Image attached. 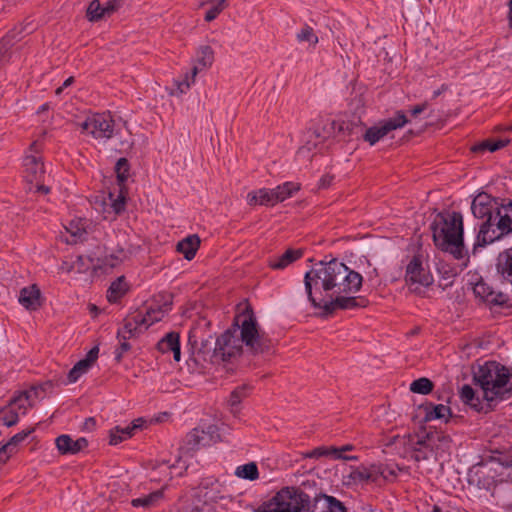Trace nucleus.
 Instances as JSON below:
<instances>
[{
  "instance_id": "obj_12",
  "label": "nucleus",
  "mask_w": 512,
  "mask_h": 512,
  "mask_svg": "<svg viewBox=\"0 0 512 512\" xmlns=\"http://www.w3.org/2000/svg\"><path fill=\"white\" fill-rule=\"evenodd\" d=\"M473 293L480 301L490 307L511 308L510 298L507 294L496 292L485 281L480 279L473 285Z\"/></svg>"
},
{
  "instance_id": "obj_11",
  "label": "nucleus",
  "mask_w": 512,
  "mask_h": 512,
  "mask_svg": "<svg viewBox=\"0 0 512 512\" xmlns=\"http://www.w3.org/2000/svg\"><path fill=\"white\" fill-rule=\"evenodd\" d=\"M408 119L402 111H398L393 118L380 122L378 125L370 127L364 134V140L370 145L376 144L390 131L402 128Z\"/></svg>"
},
{
  "instance_id": "obj_29",
  "label": "nucleus",
  "mask_w": 512,
  "mask_h": 512,
  "mask_svg": "<svg viewBox=\"0 0 512 512\" xmlns=\"http://www.w3.org/2000/svg\"><path fill=\"white\" fill-rule=\"evenodd\" d=\"M249 394V387L247 385H242L236 387L230 394L228 404L230 407V412L236 417L240 413V404L244 398H246Z\"/></svg>"
},
{
  "instance_id": "obj_1",
  "label": "nucleus",
  "mask_w": 512,
  "mask_h": 512,
  "mask_svg": "<svg viewBox=\"0 0 512 512\" xmlns=\"http://www.w3.org/2000/svg\"><path fill=\"white\" fill-rule=\"evenodd\" d=\"M363 277L344 263L334 259L320 262L306 272L305 291L315 308L331 314L337 309H353L359 306L357 293L362 287Z\"/></svg>"
},
{
  "instance_id": "obj_58",
  "label": "nucleus",
  "mask_w": 512,
  "mask_h": 512,
  "mask_svg": "<svg viewBox=\"0 0 512 512\" xmlns=\"http://www.w3.org/2000/svg\"><path fill=\"white\" fill-rule=\"evenodd\" d=\"M427 107V104L424 103V104H420V105H416L413 109H411V115L413 117H416L417 115H419L420 113H422Z\"/></svg>"
},
{
  "instance_id": "obj_31",
  "label": "nucleus",
  "mask_w": 512,
  "mask_h": 512,
  "mask_svg": "<svg viewBox=\"0 0 512 512\" xmlns=\"http://www.w3.org/2000/svg\"><path fill=\"white\" fill-rule=\"evenodd\" d=\"M88 221L82 218L71 220L66 227L68 233H70L73 238V242H77L78 240L82 241L85 239V235L87 233Z\"/></svg>"
},
{
  "instance_id": "obj_23",
  "label": "nucleus",
  "mask_w": 512,
  "mask_h": 512,
  "mask_svg": "<svg viewBox=\"0 0 512 512\" xmlns=\"http://www.w3.org/2000/svg\"><path fill=\"white\" fill-rule=\"evenodd\" d=\"M247 202L249 205H275L276 199L273 193V189L262 188L257 191H252L247 195Z\"/></svg>"
},
{
  "instance_id": "obj_44",
  "label": "nucleus",
  "mask_w": 512,
  "mask_h": 512,
  "mask_svg": "<svg viewBox=\"0 0 512 512\" xmlns=\"http://www.w3.org/2000/svg\"><path fill=\"white\" fill-rule=\"evenodd\" d=\"M410 390L414 393L426 395L433 390V383L428 378L422 377L411 383Z\"/></svg>"
},
{
  "instance_id": "obj_13",
  "label": "nucleus",
  "mask_w": 512,
  "mask_h": 512,
  "mask_svg": "<svg viewBox=\"0 0 512 512\" xmlns=\"http://www.w3.org/2000/svg\"><path fill=\"white\" fill-rule=\"evenodd\" d=\"M162 301L157 307L150 306L145 313H138V320L142 323V327L147 330L152 324L163 319L170 311L172 305V296L170 294H159L157 296Z\"/></svg>"
},
{
  "instance_id": "obj_49",
  "label": "nucleus",
  "mask_w": 512,
  "mask_h": 512,
  "mask_svg": "<svg viewBox=\"0 0 512 512\" xmlns=\"http://www.w3.org/2000/svg\"><path fill=\"white\" fill-rule=\"evenodd\" d=\"M115 172L120 184L124 183L129 177V164L127 159L120 158L115 165Z\"/></svg>"
},
{
  "instance_id": "obj_52",
  "label": "nucleus",
  "mask_w": 512,
  "mask_h": 512,
  "mask_svg": "<svg viewBox=\"0 0 512 512\" xmlns=\"http://www.w3.org/2000/svg\"><path fill=\"white\" fill-rule=\"evenodd\" d=\"M112 208L116 214L121 213L125 209V197L120 194L116 199L112 202Z\"/></svg>"
},
{
  "instance_id": "obj_55",
  "label": "nucleus",
  "mask_w": 512,
  "mask_h": 512,
  "mask_svg": "<svg viewBox=\"0 0 512 512\" xmlns=\"http://www.w3.org/2000/svg\"><path fill=\"white\" fill-rule=\"evenodd\" d=\"M122 0H109L107 1L105 5V10L108 13V15L115 12L120 6H121Z\"/></svg>"
},
{
  "instance_id": "obj_7",
  "label": "nucleus",
  "mask_w": 512,
  "mask_h": 512,
  "mask_svg": "<svg viewBox=\"0 0 512 512\" xmlns=\"http://www.w3.org/2000/svg\"><path fill=\"white\" fill-rule=\"evenodd\" d=\"M200 497L203 502L201 507L205 512H218L216 505H220L222 510H231L234 506V498L224 493L214 478H207L201 482Z\"/></svg>"
},
{
  "instance_id": "obj_39",
  "label": "nucleus",
  "mask_w": 512,
  "mask_h": 512,
  "mask_svg": "<svg viewBox=\"0 0 512 512\" xmlns=\"http://www.w3.org/2000/svg\"><path fill=\"white\" fill-rule=\"evenodd\" d=\"M238 478L254 481L259 478L258 467L254 462L240 465L235 470Z\"/></svg>"
},
{
  "instance_id": "obj_17",
  "label": "nucleus",
  "mask_w": 512,
  "mask_h": 512,
  "mask_svg": "<svg viewBox=\"0 0 512 512\" xmlns=\"http://www.w3.org/2000/svg\"><path fill=\"white\" fill-rule=\"evenodd\" d=\"M493 226H495L493 221H484L481 224L473 244V253H476L478 248H482L487 244L493 243L502 236L500 235V232L497 233V228L494 229Z\"/></svg>"
},
{
  "instance_id": "obj_35",
  "label": "nucleus",
  "mask_w": 512,
  "mask_h": 512,
  "mask_svg": "<svg viewBox=\"0 0 512 512\" xmlns=\"http://www.w3.org/2000/svg\"><path fill=\"white\" fill-rule=\"evenodd\" d=\"M214 61V52L213 49L208 46H202L198 50L197 53V59H196V65L198 66V72L202 69L209 68Z\"/></svg>"
},
{
  "instance_id": "obj_3",
  "label": "nucleus",
  "mask_w": 512,
  "mask_h": 512,
  "mask_svg": "<svg viewBox=\"0 0 512 512\" xmlns=\"http://www.w3.org/2000/svg\"><path fill=\"white\" fill-rule=\"evenodd\" d=\"M433 241L442 251L451 253L456 259L467 256L463 242V217L460 212L438 214L431 224Z\"/></svg>"
},
{
  "instance_id": "obj_2",
  "label": "nucleus",
  "mask_w": 512,
  "mask_h": 512,
  "mask_svg": "<svg viewBox=\"0 0 512 512\" xmlns=\"http://www.w3.org/2000/svg\"><path fill=\"white\" fill-rule=\"evenodd\" d=\"M243 345L254 355L269 353L274 346L268 335L260 331L249 305L235 315L232 326L217 338L212 361L219 363L235 359L241 355Z\"/></svg>"
},
{
  "instance_id": "obj_54",
  "label": "nucleus",
  "mask_w": 512,
  "mask_h": 512,
  "mask_svg": "<svg viewBox=\"0 0 512 512\" xmlns=\"http://www.w3.org/2000/svg\"><path fill=\"white\" fill-rule=\"evenodd\" d=\"M99 354V348L97 346L93 347L86 355L83 361H86L90 366L97 360Z\"/></svg>"
},
{
  "instance_id": "obj_16",
  "label": "nucleus",
  "mask_w": 512,
  "mask_h": 512,
  "mask_svg": "<svg viewBox=\"0 0 512 512\" xmlns=\"http://www.w3.org/2000/svg\"><path fill=\"white\" fill-rule=\"evenodd\" d=\"M56 447L62 455H75L88 446V441L84 437L74 440L70 435L63 434L55 439Z\"/></svg>"
},
{
  "instance_id": "obj_5",
  "label": "nucleus",
  "mask_w": 512,
  "mask_h": 512,
  "mask_svg": "<svg viewBox=\"0 0 512 512\" xmlns=\"http://www.w3.org/2000/svg\"><path fill=\"white\" fill-rule=\"evenodd\" d=\"M258 512H312L310 496L296 487H283Z\"/></svg>"
},
{
  "instance_id": "obj_59",
  "label": "nucleus",
  "mask_w": 512,
  "mask_h": 512,
  "mask_svg": "<svg viewBox=\"0 0 512 512\" xmlns=\"http://www.w3.org/2000/svg\"><path fill=\"white\" fill-rule=\"evenodd\" d=\"M501 207L504 210V212H506V214H508L509 217L512 219V201L510 200L506 204H501Z\"/></svg>"
},
{
  "instance_id": "obj_20",
  "label": "nucleus",
  "mask_w": 512,
  "mask_h": 512,
  "mask_svg": "<svg viewBox=\"0 0 512 512\" xmlns=\"http://www.w3.org/2000/svg\"><path fill=\"white\" fill-rule=\"evenodd\" d=\"M40 297V289L33 284L20 290L19 303L26 309L34 311L41 306Z\"/></svg>"
},
{
  "instance_id": "obj_15",
  "label": "nucleus",
  "mask_w": 512,
  "mask_h": 512,
  "mask_svg": "<svg viewBox=\"0 0 512 512\" xmlns=\"http://www.w3.org/2000/svg\"><path fill=\"white\" fill-rule=\"evenodd\" d=\"M346 485H364L376 483V474L374 464L360 465L351 468L350 472L344 476Z\"/></svg>"
},
{
  "instance_id": "obj_63",
  "label": "nucleus",
  "mask_w": 512,
  "mask_h": 512,
  "mask_svg": "<svg viewBox=\"0 0 512 512\" xmlns=\"http://www.w3.org/2000/svg\"><path fill=\"white\" fill-rule=\"evenodd\" d=\"M432 512H442V509L439 506H434Z\"/></svg>"
},
{
  "instance_id": "obj_10",
  "label": "nucleus",
  "mask_w": 512,
  "mask_h": 512,
  "mask_svg": "<svg viewBox=\"0 0 512 512\" xmlns=\"http://www.w3.org/2000/svg\"><path fill=\"white\" fill-rule=\"evenodd\" d=\"M24 177L26 181L36 187V191L47 194L50 188L44 185L45 168L38 155H26L23 160Z\"/></svg>"
},
{
  "instance_id": "obj_53",
  "label": "nucleus",
  "mask_w": 512,
  "mask_h": 512,
  "mask_svg": "<svg viewBox=\"0 0 512 512\" xmlns=\"http://www.w3.org/2000/svg\"><path fill=\"white\" fill-rule=\"evenodd\" d=\"M99 354V348L97 346L93 347L86 355L83 361H86L90 366L97 360Z\"/></svg>"
},
{
  "instance_id": "obj_4",
  "label": "nucleus",
  "mask_w": 512,
  "mask_h": 512,
  "mask_svg": "<svg viewBox=\"0 0 512 512\" xmlns=\"http://www.w3.org/2000/svg\"><path fill=\"white\" fill-rule=\"evenodd\" d=\"M474 380L488 402L503 400L512 395V373L495 361L480 366L474 373Z\"/></svg>"
},
{
  "instance_id": "obj_37",
  "label": "nucleus",
  "mask_w": 512,
  "mask_h": 512,
  "mask_svg": "<svg viewBox=\"0 0 512 512\" xmlns=\"http://www.w3.org/2000/svg\"><path fill=\"white\" fill-rule=\"evenodd\" d=\"M127 287L124 281V277H119L117 280L112 282L108 291L107 299L111 303L117 302L126 292Z\"/></svg>"
},
{
  "instance_id": "obj_62",
  "label": "nucleus",
  "mask_w": 512,
  "mask_h": 512,
  "mask_svg": "<svg viewBox=\"0 0 512 512\" xmlns=\"http://www.w3.org/2000/svg\"><path fill=\"white\" fill-rule=\"evenodd\" d=\"M73 81H74V78H73V77H69V78H67V79L64 81V83H63L62 87H63V88H66V87L70 86V85L73 83Z\"/></svg>"
},
{
  "instance_id": "obj_32",
  "label": "nucleus",
  "mask_w": 512,
  "mask_h": 512,
  "mask_svg": "<svg viewBox=\"0 0 512 512\" xmlns=\"http://www.w3.org/2000/svg\"><path fill=\"white\" fill-rule=\"evenodd\" d=\"M163 498V491L156 490L148 495H144L139 498H135L131 501L133 507H142L144 509H149L156 506Z\"/></svg>"
},
{
  "instance_id": "obj_25",
  "label": "nucleus",
  "mask_w": 512,
  "mask_h": 512,
  "mask_svg": "<svg viewBox=\"0 0 512 512\" xmlns=\"http://www.w3.org/2000/svg\"><path fill=\"white\" fill-rule=\"evenodd\" d=\"M200 247V238L197 235H189L177 244V251L184 255L186 260H192Z\"/></svg>"
},
{
  "instance_id": "obj_64",
  "label": "nucleus",
  "mask_w": 512,
  "mask_h": 512,
  "mask_svg": "<svg viewBox=\"0 0 512 512\" xmlns=\"http://www.w3.org/2000/svg\"><path fill=\"white\" fill-rule=\"evenodd\" d=\"M216 507H217V511H218V512H228V511H229V510H222V509L220 508V505H216Z\"/></svg>"
},
{
  "instance_id": "obj_40",
  "label": "nucleus",
  "mask_w": 512,
  "mask_h": 512,
  "mask_svg": "<svg viewBox=\"0 0 512 512\" xmlns=\"http://www.w3.org/2000/svg\"><path fill=\"white\" fill-rule=\"evenodd\" d=\"M510 142L509 139H501V140H485L475 146H473V152H484L490 151L494 152L503 147H505Z\"/></svg>"
},
{
  "instance_id": "obj_8",
  "label": "nucleus",
  "mask_w": 512,
  "mask_h": 512,
  "mask_svg": "<svg viewBox=\"0 0 512 512\" xmlns=\"http://www.w3.org/2000/svg\"><path fill=\"white\" fill-rule=\"evenodd\" d=\"M79 125L82 133L91 135L97 140H107L114 134V120L110 114L95 113Z\"/></svg>"
},
{
  "instance_id": "obj_30",
  "label": "nucleus",
  "mask_w": 512,
  "mask_h": 512,
  "mask_svg": "<svg viewBox=\"0 0 512 512\" xmlns=\"http://www.w3.org/2000/svg\"><path fill=\"white\" fill-rule=\"evenodd\" d=\"M35 394L32 389L30 391H23L17 396L13 397L9 405L18 412V414H25L27 409L32 405L31 396Z\"/></svg>"
},
{
  "instance_id": "obj_61",
  "label": "nucleus",
  "mask_w": 512,
  "mask_h": 512,
  "mask_svg": "<svg viewBox=\"0 0 512 512\" xmlns=\"http://www.w3.org/2000/svg\"><path fill=\"white\" fill-rule=\"evenodd\" d=\"M508 6H509L508 19H509L510 26L512 27V0H509Z\"/></svg>"
},
{
  "instance_id": "obj_24",
  "label": "nucleus",
  "mask_w": 512,
  "mask_h": 512,
  "mask_svg": "<svg viewBox=\"0 0 512 512\" xmlns=\"http://www.w3.org/2000/svg\"><path fill=\"white\" fill-rule=\"evenodd\" d=\"M144 331L142 323L138 320V313L135 312L124 320L123 328L118 331V337L129 339Z\"/></svg>"
},
{
  "instance_id": "obj_42",
  "label": "nucleus",
  "mask_w": 512,
  "mask_h": 512,
  "mask_svg": "<svg viewBox=\"0 0 512 512\" xmlns=\"http://www.w3.org/2000/svg\"><path fill=\"white\" fill-rule=\"evenodd\" d=\"M460 398L461 400L471 406L472 408L476 409L477 411L480 410L479 405V399L475 396V392L473 388L469 385H464L460 390Z\"/></svg>"
},
{
  "instance_id": "obj_26",
  "label": "nucleus",
  "mask_w": 512,
  "mask_h": 512,
  "mask_svg": "<svg viewBox=\"0 0 512 512\" xmlns=\"http://www.w3.org/2000/svg\"><path fill=\"white\" fill-rule=\"evenodd\" d=\"M33 430L21 431L15 434L6 444L0 447V466L5 464L13 453L14 447L23 442Z\"/></svg>"
},
{
  "instance_id": "obj_47",
  "label": "nucleus",
  "mask_w": 512,
  "mask_h": 512,
  "mask_svg": "<svg viewBox=\"0 0 512 512\" xmlns=\"http://www.w3.org/2000/svg\"><path fill=\"white\" fill-rule=\"evenodd\" d=\"M91 366L83 360L78 361L68 373L70 383L76 382L83 374H85Z\"/></svg>"
},
{
  "instance_id": "obj_18",
  "label": "nucleus",
  "mask_w": 512,
  "mask_h": 512,
  "mask_svg": "<svg viewBox=\"0 0 512 512\" xmlns=\"http://www.w3.org/2000/svg\"><path fill=\"white\" fill-rule=\"evenodd\" d=\"M496 271L501 282L512 285V247L498 255Z\"/></svg>"
},
{
  "instance_id": "obj_28",
  "label": "nucleus",
  "mask_w": 512,
  "mask_h": 512,
  "mask_svg": "<svg viewBox=\"0 0 512 512\" xmlns=\"http://www.w3.org/2000/svg\"><path fill=\"white\" fill-rule=\"evenodd\" d=\"M423 408L425 410L426 421H432L437 419H445V421H447L448 418L451 416L450 408L443 404L435 405L433 403H427L423 406Z\"/></svg>"
},
{
  "instance_id": "obj_33",
  "label": "nucleus",
  "mask_w": 512,
  "mask_h": 512,
  "mask_svg": "<svg viewBox=\"0 0 512 512\" xmlns=\"http://www.w3.org/2000/svg\"><path fill=\"white\" fill-rule=\"evenodd\" d=\"M492 221L500 232V235H506L512 231V219L508 214H506V212H504L501 206L497 208Z\"/></svg>"
},
{
  "instance_id": "obj_9",
  "label": "nucleus",
  "mask_w": 512,
  "mask_h": 512,
  "mask_svg": "<svg viewBox=\"0 0 512 512\" xmlns=\"http://www.w3.org/2000/svg\"><path fill=\"white\" fill-rule=\"evenodd\" d=\"M405 282L411 292L421 294L423 288L433 283L431 273L422 265L419 257L414 256L406 267Z\"/></svg>"
},
{
  "instance_id": "obj_34",
  "label": "nucleus",
  "mask_w": 512,
  "mask_h": 512,
  "mask_svg": "<svg viewBox=\"0 0 512 512\" xmlns=\"http://www.w3.org/2000/svg\"><path fill=\"white\" fill-rule=\"evenodd\" d=\"M322 456H331L334 459H345V460H353L356 459L354 456H342L339 453V450L336 447H317L312 451H309L304 454L305 458H319Z\"/></svg>"
},
{
  "instance_id": "obj_22",
  "label": "nucleus",
  "mask_w": 512,
  "mask_h": 512,
  "mask_svg": "<svg viewBox=\"0 0 512 512\" xmlns=\"http://www.w3.org/2000/svg\"><path fill=\"white\" fill-rule=\"evenodd\" d=\"M329 136L330 133L325 130V127H323L322 130L320 127L315 128L309 134V139L307 140L306 144L298 150V154L302 156H308L309 152L317 148L318 143L324 142V140L329 138Z\"/></svg>"
},
{
  "instance_id": "obj_19",
  "label": "nucleus",
  "mask_w": 512,
  "mask_h": 512,
  "mask_svg": "<svg viewBox=\"0 0 512 512\" xmlns=\"http://www.w3.org/2000/svg\"><path fill=\"white\" fill-rule=\"evenodd\" d=\"M157 349L162 354L172 353L175 361H180L181 351H180V336L177 332H169L167 333L158 343Z\"/></svg>"
},
{
  "instance_id": "obj_50",
  "label": "nucleus",
  "mask_w": 512,
  "mask_h": 512,
  "mask_svg": "<svg viewBox=\"0 0 512 512\" xmlns=\"http://www.w3.org/2000/svg\"><path fill=\"white\" fill-rule=\"evenodd\" d=\"M329 512H347L344 504L333 496L324 495Z\"/></svg>"
},
{
  "instance_id": "obj_57",
  "label": "nucleus",
  "mask_w": 512,
  "mask_h": 512,
  "mask_svg": "<svg viewBox=\"0 0 512 512\" xmlns=\"http://www.w3.org/2000/svg\"><path fill=\"white\" fill-rule=\"evenodd\" d=\"M333 180V176L330 175H324L319 182L320 187L327 188L330 186L331 182Z\"/></svg>"
},
{
  "instance_id": "obj_6",
  "label": "nucleus",
  "mask_w": 512,
  "mask_h": 512,
  "mask_svg": "<svg viewBox=\"0 0 512 512\" xmlns=\"http://www.w3.org/2000/svg\"><path fill=\"white\" fill-rule=\"evenodd\" d=\"M451 446V438L442 431L430 430L416 436V440L411 438L410 447L414 452L415 461H424L432 456L442 455L447 452Z\"/></svg>"
},
{
  "instance_id": "obj_56",
  "label": "nucleus",
  "mask_w": 512,
  "mask_h": 512,
  "mask_svg": "<svg viewBox=\"0 0 512 512\" xmlns=\"http://www.w3.org/2000/svg\"><path fill=\"white\" fill-rule=\"evenodd\" d=\"M120 347L117 350V358L120 359L123 353L127 352L130 349V344L127 342V339L121 338Z\"/></svg>"
},
{
  "instance_id": "obj_41",
  "label": "nucleus",
  "mask_w": 512,
  "mask_h": 512,
  "mask_svg": "<svg viewBox=\"0 0 512 512\" xmlns=\"http://www.w3.org/2000/svg\"><path fill=\"white\" fill-rule=\"evenodd\" d=\"M108 15L105 10V5L101 4L99 0L90 2L87 9V17L90 21H98Z\"/></svg>"
},
{
  "instance_id": "obj_51",
  "label": "nucleus",
  "mask_w": 512,
  "mask_h": 512,
  "mask_svg": "<svg viewBox=\"0 0 512 512\" xmlns=\"http://www.w3.org/2000/svg\"><path fill=\"white\" fill-rule=\"evenodd\" d=\"M226 0H220L216 5L212 6L205 14V20L211 22L223 11Z\"/></svg>"
},
{
  "instance_id": "obj_38",
  "label": "nucleus",
  "mask_w": 512,
  "mask_h": 512,
  "mask_svg": "<svg viewBox=\"0 0 512 512\" xmlns=\"http://www.w3.org/2000/svg\"><path fill=\"white\" fill-rule=\"evenodd\" d=\"M375 474H376V483L379 482L380 479L384 481H392L397 477V467L387 464H374Z\"/></svg>"
},
{
  "instance_id": "obj_36",
  "label": "nucleus",
  "mask_w": 512,
  "mask_h": 512,
  "mask_svg": "<svg viewBox=\"0 0 512 512\" xmlns=\"http://www.w3.org/2000/svg\"><path fill=\"white\" fill-rule=\"evenodd\" d=\"M300 189L299 185L294 182H285L273 189L276 202H282L291 197Z\"/></svg>"
},
{
  "instance_id": "obj_14",
  "label": "nucleus",
  "mask_w": 512,
  "mask_h": 512,
  "mask_svg": "<svg viewBox=\"0 0 512 512\" xmlns=\"http://www.w3.org/2000/svg\"><path fill=\"white\" fill-rule=\"evenodd\" d=\"M499 208L498 201L485 192L477 194L472 203L471 210L473 215L479 219H485V221L493 220V212Z\"/></svg>"
},
{
  "instance_id": "obj_48",
  "label": "nucleus",
  "mask_w": 512,
  "mask_h": 512,
  "mask_svg": "<svg viewBox=\"0 0 512 512\" xmlns=\"http://www.w3.org/2000/svg\"><path fill=\"white\" fill-rule=\"evenodd\" d=\"M197 74L198 66H194L190 75L186 74L183 80L176 82L177 89L180 94H184L190 89L191 85L195 82V77Z\"/></svg>"
},
{
  "instance_id": "obj_43",
  "label": "nucleus",
  "mask_w": 512,
  "mask_h": 512,
  "mask_svg": "<svg viewBox=\"0 0 512 512\" xmlns=\"http://www.w3.org/2000/svg\"><path fill=\"white\" fill-rule=\"evenodd\" d=\"M19 414L10 405L0 411V423L4 426L11 427L17 424Z\"/></svg>"
},
{
  "instance_id": "obj_45",
  "label": "nucleus",
  "mask_w": 512,
  "mask_h": 512,
  "mask_svg": "<svg viewBox=\"0 0 512 512\" xmlns=\"http://www.w3.org/2000/svg\"><path fill=\"white\" fill-rule=\"evenodd\" d=\"M296 38L299 42H308L315 46L318 43V36L314 33L312 27L305 25L297 33Z\"/></svg>"
},
{
  "instance_id": "obj_21",
  "label": "nucleus",
  "mask_w": 512,
  "mask_h": 512,
  "mask_svg": "<svg viewBox=\"0 0 512 512\" xmlns=\"http://www.w3.org/2000/svg\"><path fill=\"white\" fill-rule=\"evenodd\" d=\"M145 421L142 418H138L132 422L131 425H128L126 427H115L110 432V444L111 445H117L123 440H126L130 438L132 435H134V432L137 429H140Z\"/></svg>"
},
{
  "instance_id": "obj_46",
  "label": "nucleus",
  "mask_w": 512,
  "mask_h": 512,
  "mask_svg": "<svg viewBox=\"0 0 512 512\" xmlns=\"http://www.w3.org/2000/svg\"><path fill=\"white\" fill-rule=\"evenodd\" d=\"M91 366L83 360L78 361L68 373L70 383L76 382L83 374H85Z\"/></svg>"
},
{
  "instance_id": "obj_60",
  "label": "nucleus",
  "mask_w": 512,
  "mask_h": 512,
  "mask_svg": "<svg viewBox=\"0 0 512 512\" xmlns=\"http://www.w3.org/2000/svg\"><path fill=\"white\" fill-rule=\"evenodd\" d=\"M336 449H337V450H339L340 455L344 456V455H343V452H346V451H350V450H352V449H353V446H352V445L347 444V445H344V446H342V447H340V448H336Z\"/></svg>"
},
{
  "instance_id": "obj_27",
  "label": "nucleus",
  "mask_w": 512,
  "mask_h": 512,
  "mask_svg": "<svg viewBox=\"0 0 512 512\" xmlns=\"http://www.w3.org/2000/svg\"><path fill=\"white\" fill-rule=\"evenodd\" d=\"M302 256L301 250H294V249H288L285 253H283L281 256L273 257L269 260V266L272 269H284L297 259H299Z\"/></svg>"
}]
</instances>
